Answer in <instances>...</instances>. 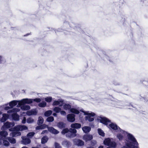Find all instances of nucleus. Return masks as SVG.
I'll list each match as a JSON object with an SVG mask.
<instances>
[{
	"label": "nucleus",
	"mask_w": 148,
	"mask_h": 148,
	"mask_svg": "<svg viewBox=\"0 0 148 148\" xmlns=\"http://www.w3.org/2000/svg\"><path fill=\"white\" fill-rule=\"evenodd\" d=\"M121 132L123 134L119 133L117 134V137L119 140H122L124 136L127 134V138L125 141V145L121 148H138V144L135 138L131 134L121 130Z\"/></svg>",
	"instance_id": "f257e3e1"
},
{
	"label": "nucleus",
	"mask_w": 148,
	"mask_h": 148,
	"mask_svg": "<svg viewBox=\"0 0 148 148\" xmlns=\"http://www.w3.org/2000/svg\"><path fill=\"white\" fill-rule=\"evenodd\" d=\"M100 122L106 125L109 128H112L114 130H117V131L121 132V129L118 127L116 124L114 123H110V121L108 119L105 117L101 118Z\"/></svg>",
	"instance_id": "f03ea898"
},
{
	"label": "nucleus",
	"mask_w": 148,
	"mask_h": 148,
	"mask_svg": "<svg viewBox=\"0 0 148 148\" xmlns=\"http://www.w3.org/2000/svg\"><path fill=\"white\" fill-rule=\"evenodd\" d=\"M77 132V130L75 129L70 128L68 129L67 128L64 129L62 132V134H66V136L68 138H73L76 136L75 133Z\"/></svg>",
	"instance_id": "7ed1b4c3"
},
{
	"label": "nucleus",
	"mask_w": 148,
	"mask_h": 148,
	"mask_svg": "<svg viewBox=\"0 0 148 148\" xmlns=\"http://www.w3.org/2000/svg\"><path fill=\"white\" fill-rule=\"evenodd\" d=\"M103 143L105 145L112 147H108L106 148H115L116 146V143L112 139L109 138H106L105 139Z\"/></svg>",
	"instance_id": "20e7f679"
},
{
	"label": "nucleus",
	"mask_w": 148,
	"mask_h": 148,
	"mask_svg": "<svg viewBox=\"0 0 148 148\" xmlns=\"http://www.w3.org/2000/svg\"><path fill=\"white\" fill-rule=\"evenodd\" d=\"M80 111L84 112L85 115H87L85 117V120L86 121L90 122L94 120V118L92 117L95 116V113L89 111L84 112L82 110H80Z\"/></svg>",
	"instance_id": "39448f33"
},
{
	"label": "nucleus",
	"mask_w": 148,
	"mask_h": 148,
	"mask_svg": "<svg viewBox=\"0 0 148 148\" xmlns=\"http://www.w3.org/2000/svg\"><path fill=\"white\" fill-rule=\"evenodd\" d=\"M63 107L65 110H70V112L77 114L79 113V111L77 109L74 108H71V106L69 104H63Z\"/></svg>",
	"instance_id": "423d86ee"
},
{
	"label": "nucleus",
	"mask_w": 148,
	"mask_h": 148,
	"mask_svg": "<svg viewBox=\"0 0 148 148\" xmlns=\"http://www.w3.org/2000/svg\"><path fill=\"white\" fill-rule=\"evenodd\" d=\"M27 130V127L24 125H18L14 127V128H11L9 129L10 131L14 132V130L16 131H22Z\"/></svg>",
	"instance_id": "0eeeda50"
},
{
	"label": "nucleus",
	"mask_w": 148,
	"mask_h": 148,
	"mask_svg": "<svg viewBox=\"0 0 148 148\" xmlns=\"http://www.w3.org/2000/svg\"><path fill=\"white\" fill-rule=\"evenodd\" d=\"M14 125V122H7L4 123V125L2 127L1 130H6L7 129L13 127Z\"/></svg>",
	"instance_id": "6e6552de"
},
{
	"label": "nucleus",
	"mask_w": 148,
	"mask_h": 148,
	"mask_svg": "<svg viewBox=\"0 0 148 148\" xmlns=\"http://www.w3.org/2000/svg\"><path fill=\"white\" fill-rule=\"evenodd\" d=\"M33 99H23L20 102L18 106H21V105H24L26 103L30 104L33 102Z\"/></svg>",
	"instance_id": "1a4fd4ad"
},
{
	"label": "nucleus",
	"mask_w": 148,
	"mask_h": 148,
	"mask_svg": "<svg viewBox=\"0 0 148 148\" xmlns=\"http://www.w3.org/2000/svg\"><path fill=\"white\" fill-rule=\"evenodd\" d=\"M64 104V100L62 99H59L57 101H54L52 105L53 106L58 105L59 106H61Z\"/></svg>",
	"instance_id": "9d476101"
},
{
	"label": "nucleus",
	"mask_w": 148,
	"mask_h": 148,
	"mask_svg": "<svg viewBox=\"0 0 148 148\" xmlns=\"http://www.w3.org/2000/svg\"><path fill=\"white\" fill-rule=\"evenodd\" d=\"M75 114H69L67 115V120L70 122H73L75 121Z\"/></svg>",
	"instance_id": "9b49d317"
},
{
	"label": "nucleus",
	"mask_w": 148,
	"mask_h": 148,
	"mask_svg": "<svg viewBox=\"0 0 148 148\" xmlns=\"http://www.w3.org/2000/svg\"><path fill=\"white\" fill-rule=\"evenodd\" d=\"M20 101H17V100H13L10 102L9 103V106L11 108H12L14 106L16 105H17L18 104L17 107H20V106H18V105Z\"/></svg>",
	"instance_id": "f8f14e48"
},
{
	"label": "nucleus",
	"mask_w": 148,
	"mask_h": 148,
	"mask_svg": "<svg viewBox=\"0 0 148 148\" xmlns=\"http://www.w3.org/2000/svg\"><path fill=\"white\" fill-rule=\"evenodd\" d=\"M21 138L22 139V143L24 145H26L30 143L31 140L29 139L25 138L24 136H22Z\"/></svg>",
	"instance_id": "ddd939ff"
},
{
	"label": "nucleus",
	"mask_w": 148,
	"mask_h": 148,
	"mask_svg": "<svg viewBox=\"0 0 148 148\" xmlns=\"http://www.w3.org/2000/svg\"><path fill=\"white\" fill-rule=\"evenodd\" d=\"M92 136L90 134L85 135L83 138V140L86 141L90 140H92Z\"/></svg>",
	"instance_id": "4468645a"
},
{
	"label": "nucleus",
	"mask_w": 148,
	"mask_h": 148,
	"mask_svg": "<svg viewBox=\"0 0 148 148\" xmlns=\"http://www.w3.org/2000/svg\"><path fill=\"white\" fill-rule=\"evenodd\" d=\"M37 112L36 109H33L27 111L26 112V114L29 116L36 115L37 114Z\"/></svg>",
	"instance_id": "2eb2a0df"
},
{
	"label": "nucleus",
	"mask_w": 148,
	"mask_h": 148,
	"mask_svg": "<svg viewBox=\"0 0 148 148\" xmlns=\"http://www.w3.org/2000/svg\"><path fill=\"white\" fill-rule=\"evenodd\" d=\"M74 142L75 144L79 146L83 145L84 144L83 141L78 139H75L74 140Z\"/></svg>",
	"instance_id": "dca6fc26"
},
{
	"label": "nucleus",
	"mask_w": 148,
	"mask_h": 148,
	"mask_svg": "<svg viewBox=\"0 0 148 148\" xmlns=\"http://www.w3.org/2000/svg\"><path fill=\"white\" fill-rule=\"evenodd\" d=\"M8 135V132L5 131L0 132V138L1 139L6 138V137Z\"/></svg>",
	"instance_id": "f3484780"
},
{
	"label": "nucleus",
	"mask_w": 148,
	"mask_h": 148,
	"mask_svg": "<svg viewBox=\"0 0 148 148\" xmlns=\"http://www.w3.org/2000/svg\"><path fill=\"white\" fill-rule=\"evenodd\" d=\"M48 130L50 132L54 134H57L59 133V132L58 130L52 127H49Z\"/></svg>",
	"instance_id": "a211bd4d"
},
{
	"label": "nucleus",
	"mask_w": 148,
	"mask_h": 148,
	"mask_svg": "<svg viewBox=\"0 0 148 148\" xmlns=\"http://www.w3.org/2000/svg\"><path fill=\"white\" fill-rule=\"evenodd\" d=\"M21 134V132L18 131L12 132L10 134V136L13 137L20 136Z\"/></svg>",
	"instance_id": "6ab92c4d"
},
{
	"label": "nucleus",
	"mask_w": 148,
	"mask_h": 148,
	"mask_svg": "<svg viewBox=\"0 0 148 148\" xmlns=\"http://www.w3.org/2000/svg\"><path fill=\"white\" fill-rule=\"evenodd\" d=\"M81 125L80 124L78 123H73L71 125V127L72 128L79 129L81 128Z\"/></svg>",
	"instance_id": "aec40b11"
},
{
	"label": "nucleus",
	"mask_w": 148,
	"mask_h": 148,
	"mask_svg": "<svg viewBox=\"0 0 148 148\" xmlns=\"http://www.w3.org/2000/svg\"><path fill=\"white\" fill-rule=\"evenodd\" d=\"M12 116L13 119L14 121H18L19 120V116L16 113L12 114Z\"/></svg>",
	"instance_id": "412c9836"
},
{
	"label": "nucleus",
	"mask_w": 148,
	"mask_h": 148,
	"mask_svg": "<svg viewBox=\"0 0 148 148\" xmlns=\"http://www.w3.org/2000/svg\"><path fill=\"white\" fill-rule=\"evenodd\" d=\"M83 132L85 133H87L91 130V128L88 126H84L82 128Z\"/></svg>",
	"instance_id": "4be33fe9"
},
{
	"label": "nucleus",
	"mask_w": 148,
	"mask_h": 148,
	"mask_svg": "<svg viewBox=\"0 0 148 148\" xmlns=\"http://www.w3.org/2000/svg\"><path fill=\"white\" fill-rule=\"evenodd\" d=\"M8 115L7 114H4L3 115V117L1 120V122L5 121L8 118Z\"/></svg>",
	"instance_id": "5701e85b"
},
{
	"label": "nucleus",
	"mask_w": 148,
	"mask_h": 148,
	"mask_svg": "<svg viewBox=\"0 0 148 148\" xmlns=\"http://www.w3.org/2000/svg\"><path fill=\"white\" fill-rule=\"evenodd\" d=\"M20 107L21 109L23 110H28L30 108V106L27 105H23Z\"/></svg>",
	"instance_id": "b1692460"
},
{
	"label": "nucleus",
	"mask_w": 148,
	"mask_h": 148,
	"mask_svg": "<svg viewBox=\"0 0 148 148\" xmlns=\"http://www.w3.org/2000/svg\"><path fill=\"white\" fill-rule=\"evenodd\" d=\"M20 110V109L17 108H14L11 110H8L7 113H11L12 112H19Z\"/></svg>",
	"instance_id": "393cba45"
},
{
	"label": "nucleus",
	"mask_w": 148,
	"mask_h": 148,
	"mask_svg": "<svg viewBox=\"0 0 148 148\" xmlns=\"http://www.w3.org/2000/svg\"><path fill=\"white\" fill-rule=\"evenodd\" d=\"M62 145L67 147H69L71 145L70 142L67 140H64L62 143Z\"/></svg>",
	"instance_id": "a878e982"
},
{
	"label": "nucleus",
	"mask_w": 148,
	"mask_h": 148,
	"mask_svg": "<svg viewBox=\"0 0 148 148\" xmlns=\"http://www.w3.org/2000/svg\"><path fill=\"white\" fill-rule=\"evenodd\" d=\"M7 138H3L2 139H1L3 141V144L5 146H8L9 145V142L7 140Z\"/></svg>",
	"instance_id": "bb28decb"
},
{
	"label": "nucleus",
	"mask_w": 148,
	"mask_h": 148,
	"mask_svg": "<svg viewBox=\"0 0 148 148\" xmlns=\"http://www.w3.org/2000/svg\"><path fill=\"white\" fill-rule=\"evenodd\" d=\"M57 126L59 128L62 129L65 127V124L62 122H60L58 123Z\"/></svg>",
	"instance_id": "cd10ccee"
},
{
	"label": "nucleus",
	"mask_w": 148,
	"mask_h": 148,
	"mask_svg": "<svg viewBox=\"0 0 148 148\" xmlns=\"http://www.w3.org/2000/svg\"><path fill=\"white\" fill-rule=\"evenodd\" d=\"M48 140V138L47 136L43 137L41 139V143L42 144H44L47 142Z\"/></svg>",
	"instance_id": "c85d7f7f"
},
{
	"label": "nucleus",
	"mask_w": 148,
	"mask_h": 148,
	"mask_svg": "<svg viewBox=\"0 0 148 148\" xmlns=\"http://www.w3.org/2000/svg\"><path fill=\"white\" fill-rule=\"evenodd\" d=\"M7 139L11 143L14 144L16 143L15 139L13 138L8 137L7 138Z\"/></svg>",
	"instance_id": "c756f323"
},
{
	"label": "nucleus",
	"mask_w": 148,
	"mask_h": 148,
	"mask_svg": "<svg viewBox=\"0 0 148 148\" xmlns=\"http://www.w3.org/2000/svg\"><path fill=\"white\" fill-rule=\"evenodd\" d=\"M44 120L43 118L41 116L38 117V125H41L43 123Z\"/></svg>",
	"instance_id": "7c9ffc66"
},
{
	"label": "nucleus",
	"mask_w": 148,
	"mask_h": 148,
	"mask_svg": "<svg viewBox=\"0 0 148 148\" xmlns=\"http://www.w3.org/2000/svg\"><path fill=\"white\" fill-rule=\"evenodd\" d=\"M47 105V103L46 102L43 101L39 103L38 106L39 107L41 108L45 107Z\"/></svg>",
	"instance_id": "2f4dec72"
},
{
	"label": "nucleus",
	"mask_w": 148,
	"mask_h": 148,
	"mask_svg": "<svg viewBox=\"0 0 148 148\" xmlns=\"http://www.w3.org/2000/svg\"><path fill=\"white\" fill-rule=\"evenodd\" d=\"M52 113V111L51 110L46 111L44 113V115L45 116H50Z\"/></svg>",
	"instance_id": "473e14b6"
},
{
	"label": "nucleus",
	"mask_w": 148,
	"mask_h": 148,
	"mask_svg": "<svg viewBox=\"0 0 148 148\" xmlns=\"http://www.w3.org/2000/svg\"><path fill=\"white\" fill-rule=\"evenodd\" d=\"M99 134L102 136H104L105 133L101 129L99 128L97 130Z\"/></svg>",
	"instance_id": "72a5a7b5"
},
{
	"label": "nucleus",
	"mask_w": 148,
	"mask_h": 148,
	"mask_svg": "<svg viewBox=\"0 0 148 148\" xmlns=\"http://www.w3.org/2000/svg\"><path fill=\"white\" fill-rule=\"evenodd\" d=\"M53 110L56 113H59L61 110V109L58 107H55L53 109Z\"/></svg>",
	"instance_id": "f704fd0d"
},
{
	"label": "nucleus",
	"mask_w": 148,
	"mask_h": 148,
	"mask_svg": "<svg viewBox=\"0 0 148 148\" xmlns=\"http://www.w3.org/2000/svg\"><path fill=\"white\" fill-rule=\"evenodd\" d=\"M35 134L34 132H29L27 134V136L29 138H31Z\"/></svg>",
	"instance_id": "c9c22d12"
},
{
	"label": "nucleus",
	"mask_w": 148,
	"mask_h": 148,
	"mask_svg": "<svg viewBox=\"0 0 148 148\" xmlns=\"http://www.w3.org/2000/svg\"><path fill=\"white\" fill-rule=\"evenodd\" d=\"M54 120V118L53 116H50L48 117L47 119V121L49 122H51Z\"/></svg>",
	"instance_id": "e433bc0d"
},
{
	"label": "nucleus",
	"mask_w": 148,
	"mask_h": 148,
	"mask_svg": "<svg viewBox=\"0 0 148 148\" xmlns=\"http://www.w3.org/2000/svg\"><path fill=\"white\" fill-rule=\"evenodd\" d=\"M34 119L31 118H29L27 119V122L29 123H32L34 122Z\"/></svg>",
	"instance_id": "4c0bfd02"
},
{
	"label": "nucleus",
	"mask_w": 148,
	"mask_h": 148,
	"mask_svg": "<svg viewBox=\"0 0 148 148\" xmlns=\"http://www.w3.org/2000/svg\"><path fill=\"white\" fill-rule=\"evenodd\" d=\"M52 99V98L50 97H47L45 98V100L47 102H50Z\"/></svg>",
	"instance_id": "58836bf2"
},
{
	"label": "nucleus",
	"mask_w": 148,
	"mask_h": 148,
	"mask_svg": "<svg viewBox=\"0 0 148 148\" xmlns=\"http://www.w3.org/2000/svg\"><path fill=\"white\" fill-rule=\"evenodd\" d=\"M55 148H62L60 145L57 142L55 143Z\"/></svg>",
	"instance_id": "ea45409f"
},
{
	"label": "nucleus",
	"mask_w": 148,
	"mask_h": 148,
	"mask_svg": "<svg viewBox=\"0 0 148 148\" xmlns=\"http://www.w3.org/2000/svg\"><path fill=\"white\" fill-rule=\"evenodd\" d=\"M33 101H35L37 103H39L41 101V100L40 98H35L34 99H33Z\"/></svg>",
	"instance_id": "a19ab883"
},
{
	"label": "nucleus",
	"mask_w": 148,
	"mask_h": 148,
	"mask_svg": "<svg viewBox=\"0 0 148 148\" xmlns=\"http://www.w3.org/2000/svg\"><path fill=\"white\" fill-rule=\"evenodd\" d=\"M113 84L115 85H119L121 84V83L118 82L117 81L115 80L113 82Z\"/></svg>",
	"instance_id": "79ce46f5"
},
{
	"label": "nucleus",
	"mask_w": 148,
	"mask_h": 148,
	"mask_svg": "<svg viewBox=\"0 0 148 148\" xmlns=\"http://www.w3.org/2000/svg\"><path fill=\"white\" fill-rule=\"evenodd\" d=\"M140 99V100L144 101L145 102L147 101V99H146L145 98H144V97H141V98L139 97V99Z\"/></svg>",
	"instance_id": "37998d69"
},
{
	"label": "nucleus",
	"mask_w": 148,
	"mask_h": 148,
	"mask_svg": "<svg viewBox=\"0 0 148 148\" xmlns=\"http://www.w3.org/2000/svg\"><path fill=\"white\" fill-rule=\"evenodd\" d=\"M97 143L96 141L95 140H92L91 141V144L92 146H94Z\"/></svg>",
	"instance_id": "c03bdc74"
},
{
	"label": "nucleus",
	"mask_w": 148,
	"mask_h": 148,
	"mask_svg": "<svg viewBox=\"0 0 148 148\" xmlns=\"http://www.w3.org/2000/svg\"><path fill=\"white\" fill-rule=\"evenodd\" d=\"M43 127H42V126H38L36 127V130H39L40 129H44Z\"/></svg>",
	"instance_id": "a18cd8bd"
},
{
	"label": "nucleus",
	"mask_w": 148,
	"mask_h": 148,
	"mask_svg": "<svg viewBox=\"0 0 148 148\" xmlns=\"http://www.w3.org/2000/svg\"><path fill=\"white\" fill-rule=\"evenodd\" d=\"M61 114L63 115H66V112L62 110L60 111Z\"/></svg>",
	"instance_id": "49530a36"
},
{
	"label": "nucleus",
	"mask_w": 148,
	"mask_h": 148,
	"mask_svg": "<svg viewBox=\"0 0 148 148\" xmlns=\"http://www.w3.org/2000/svg\"><path fill=\"white\" fill-rule=\"evenodd\" d=\"M26 118L25 117H24L23 120L22 121V123L23 124H25L26 123Z\"/></svg>",
	"instance_id": "de8ad7c7"
},
{
	"label": "nucleus",
	"mask_w": 148,
	"mask_h": 148,
	"mask_svg": "<svg viewBox=\"0 0 148 148\" xmlns=\"http://www.w3.org/2000/svg\"><path fill=\"white\" fill-rule=\"evenodd\" d=\"M48 131L47 130H44L42 131V132L41 133V134H43L45 133H47Z\"/></svg>",
	"instance_id": "09e8293b"
},
{
	"label": "nucleus",
	"mask_w": 148,
	"mask_h": 148,
	"mask_svg": "<svg viewBox=\"0 0 148 148\" xmlns=\"http://www.w3.org/2000/svg\"><path fill=\"white\" fill-rule=\"evenodd\" d=\"M10 108V107L9 106H6L5 107V109L6 110H8Z\"/></svg>",
	"instance_id": "8fccbe9b"
},
{
	"label": "nucleus",
	"mask_w": 148,
	"mask_h": 148,
	"mask_svg": "<svg viewBox=\"0 0 148 148\" xmlns=\"http://www.w3.org/2000/svg\"><path fill=\"white\" fill-rule=\"evenodd\" d=\"M3 59V58L1 56H0V63H1Z\"/></svg>",
	"instance_id": "3c124183"
},
{
	"label": "nucleus",
	"mask_w": 148,
	"mask_h": 148,
	"mask_svg": "<svg viewBox=\"0 0 148 148\" xmlns=\"http://www.w3.org/2000/svg\"><path fill=\"white\" fill-rule=\"evenodd\" d=\"M53 115L55 116H57V114L56 113H54L53 114Z\"/></svg>",
	"instance_id": "603ef678"
},
{
	"label": "nucleus",
	"mask_w": 148,
	"mask_h": 148,
	"mask_svg": "<svg viewBox=\"0 0 148 148\" xmlns=\"http://www.w3.org/2000/svg\"><path fill=\"white\" fill-rule=\"evenodd\" d=\"M98 148H103V146L101 145Z\"/></svg>",
	"instance_id": "864d4df0"
},
{
	"label": "nucleus",
	"mask_w": 148,
	"mask_h": 148,
	"mask_svg": "<svg viewBox=\"0 0 148 148\" xmlns=\"http://www.w3.org/2000/svg\"><path fill=\"white\" fill-rule=\"evenodd\" d=\"M1 139H0V145H1Z\"/></svg>",
	"instance_id": "5fc2aeb1"
},
{
	"label": "nucleus",
	"mask_w": 148,
	"mask_h": 148,
	"mask_svg": "<svg viewBox=\"0 0 148 148\" xmlns=\"http://www.w3.org/2000/svg\"><path fill=\"white\" fill-rule=\"evenodd\" d=\"M117 108H122V107H119V106H117Z\"/></svg>",
	"instance_id": "6e6d98bb"
},
{
	"label": "nucleus",
	"mask_w": 148,
	"mask_h": 148,
	"mask_svg": "<svg viewBox=\"0 0 148 148\" xmlns=\"http://www.w3.org/2000/svg\"><path fill=\"white\" fill-rule=\"evenodd\" d=\"M29 35V34H26V35H25L24 36H27V35Z\"/></svg>",
	"instance_id": "4d7b16f0"
},
{
	"label": "nucleus",
	"mask_w": 148,
	"mask_h": 148,
	"mask_svg": "<svg viewBox=\"0 0 148 148\" xmlns=\"http://www.w3.org/2000/svg\"><path fill=\"white\" fill-rule=\"evenodd\" d=\"M32 148H39L37 147H32Z\"/></svg>",
	"instance_id": "13d9d810"
},
{
	"label": "nucleus",
	"mask_w": 148,
	"mask_h": 148,
	"mask_svg": "<svg viewBox=\"0 0 148 148\" xmlns=\"http://www.w3.org/2000/svg\"><path fill=\"white\" fill-rule=\"evenodd\" d=\"M15 148V147H11V148Z\"/></svg>",
	"instance_id": "bf43d9fd"
},
{
	"label": "nucleus",
	"mask_w": 148,
	"mask_h": 148,
	"mask_svg": "<svg viewBox=\"0 0 148 148\" xmlns=\"http://www.w3.org/2000/svg\"><path fill=\"white\" fill-rule=\"evenodd\" d=\"M119 103L118 104H119V105H120V104H119Z\"/></svg>",
	"instance_id": "052dcab7"
}]
</instances>
